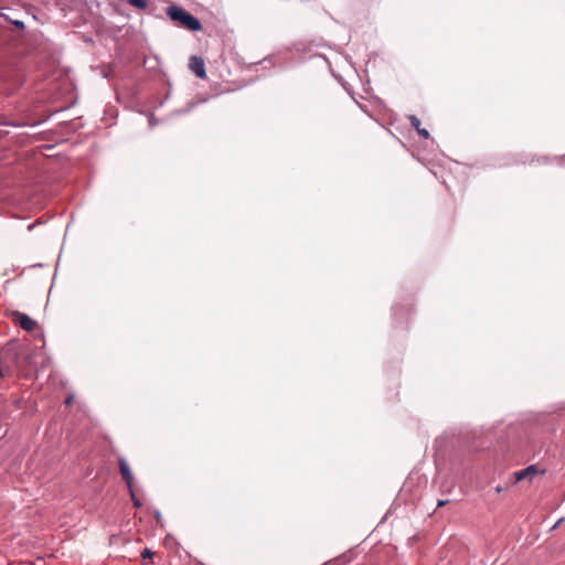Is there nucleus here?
Returning a JSON list of instances; mask_svg holds the SVG:
<instances>
[{
	"instance_id": "nucleus-14",
	"label": "nucleus",
	"mask_w": 565,
	"mask_h": 565,
	"mask_svg": "<svg viewBox=\"0 0 565 565\" xmlns=\"http://www.w3.org/2000/svg\"><path fill=\"white\" fill-rule=\"evenodd\" d=\"M548 160H550V158H548V157H542L541 159H537V161H539V162H541V161H542V162H544V163H546Z\"/></svg>"
},
{
	"instance_id": "nucleus-9",
	"label": "nucleus",
	"mask_w": 565,
	"mask_h": 565,
	"mask_svg": "<svg viewBox=\"0 0 565 565\" xmlns=\"http://www.w3.org/2000/svg\"><path fill=\"white\" fill-rule=\"evenodd\" d=\"M12 24L14 25V28L19 31H23L25 29V24L23 21L21 20H14L12 21Z\"/></svg>"
},
{
	"instance_id": "nucleus-4",
	"label": "nucleus",
	"mask_w": 565,
	"mask_h": 565,
	"mask_svg": "<svg viewBox=\"0 0 565 565\" xmlns=\"http://www.w3.org/2000/svg\"><path fill=\"white\" fill-rule=\"evenodd\" d=\"M189 67L195 74L196 77L202 79L206 77L205 63L202 57L198 55L191 56Z\"/></svg>"
},
{
	"instance_id": "nucleus-1",
	"label": "nucleus",
	"mask_w": 565,
	"mask_h": 565,
	"mask_svg": "<svg viewBox=\"0 0 565 565\" xmlns=\"http://www.w3.org/2000/svg\"><path fill=\"white\" fill-rule=\"evenodd\" d=\"M166 13L177 26L192 32L202 30L201 21L181 6L171 4L167 8Z\"/></svg>"
},
{
	"instance_id": "nucleus-17",
	"label": "nucleus",
	"mask_w": 565,
	"mask_h": 565,
	"mask_svg": "<svg viewBox=\"0 0 565 565\" xmlns=\"http://www.w3.org/2000/svg\"><path fill=\"white\" fill-rule=\"evenodd\" d=\"M34 226H35V224H34V223H32V224H30V225L28 226V230H29V231H32V230L34 228Z\"/></svg>"
},
{
	"instance_id": "nucleus-6",
	"label": "nucleus",
	"mask_w": 565,
	"mask_h": 565,
	"mask_svg": "<svg viewBox=\"0 0 565 565\" xmlns=\"http://www.w3.org/2000/svg\"><path fill=\"white\" fill-rule=\"evenodd\" d=\"M408 119H409L411 126L413 128H415V130L417 131L419 137H422L424 139H428L430 137L429 131L426 128L420 127V120L417 116L411 115V116H408Z\"/></svg>"
},
{
	"instance_id": "nucleus-7",
	"label": "nucleus",
	"mask_w": 565,
	"mask_h": 565,
	"mask_svg": "<svg viewBox=\"0 0 565 565\" xmlns=\"http://www.w3.org/2000/svg\"><path fill=\"white\" fill-rule=\"evenodd\" d=\"M537 473V469L535 466H529L527 468L525 469H522V470H519L516 472H514V477H515V480L516 481H521V480H524V479H532L533 476H535Z\"/></svg>"
},
{
	"instance_id": "nucleus-20",
	"label": "nucleus",
	"mask_w": 565,
	"mask_h": 565,
	"mask_svg": "<svg viewBox=\"0 0 565 565\" xmlns=\"http://www.w3.org/2000/svg\"><path fill=\"white\" fill-rule=\"evenodd\" d=\"M270 62L269 58H264L262 63Z\"/></svg>"
},
{
	"instance_id": "nucleus-13",
	"label": "nucleus",
	"mask_w": 565,
	"mask_h": 565,
	"mask_svg": "<svg viewBox=\"0 0 565 565\" xmlns=\"http://www.w3.org/2000/svg\"><path fill=\"white\" fill-rule=\"evenodd\" d=\"M448 503V500H439L438 503H437V507L440 508V507H444Z\"/></svg>"
},
{
	"instance_id": "nucleus-3",
	"label": "nucleus",
	"mask_w": 565,
	"mask_h": 565,
	"mask_svg": "<svg viewBox=\"0 0 565 565\" xmlns=\"http://www.w3.org/2000/svg\"><path fill=\"white\" fill-rule=\"evenodd\" d=\"M12 316L13 321L25 331H33L38 326V322L24 312L14 311Z\"/></svg>"
},
{
	"instance_id": "nucleus-10",
	"label": "nucleus",
	"mask_w": 565,
	"mask_h": 565,
	"mask_svg": "<svg viewBox=\"0 0 565 565\" xmlns=\"http://www.w3.org/2000/svg\"><path fill=\"white\" fill-rule=\"evenodd\" d=\"M153 556V553L151 552V550L149 548H145L142 552H141V557L143 559L146 558H151Z\"/></svg>"
},
{
	"instance_id": "nucleus-19",
	"label": "nucleus",
	"mask_w": 565,
	"mask_h": 565,
	"mask_svg": "<svg viewBox=\"0 0 565 565\" xmlns=\"http://www.w3.org/2000/svg\"><path fill=\"white\" fill-rule=\"evenodd\" d=\"M556 159H557L558 161H562V160H564V159H565V154H564V156H562V157H559V158H556Z\"/></svg>"
},
{
	"instance_id": "nucleus-8",
	"label": "nucleus",
	"mask_w": 565,
	"mask_h": 565,
	"mask_svg": "<svg viewBox=\"0 0 565 565\" xmlns=\"http://www.w3.org/2000/svg\"><path fill=\"white\" fill-rule=\"evenodd\" d=\"M196 102L194 100H191L186 104V106L184 108H181V109H178L175 111L177 115H184V114H188L190 113L195 106H196Z\"/></svg>"
},
{
	"instance_id": "nucleus-2",
	"label": "nucleus",
	"mask_w": 565,
	"mask_h": 565,
	"mask_svg": "<svg viewBox=\"0 0 565 565\" xmlns=\"http://www.w3.org/2000/svg\"><path fill=\"white\" fill-rule=\"evenodd\" d=\"M412 312L413 308L411 299H407L405 303H394L392 307L394 327L399 329H406L408 327Z\"/></svg>"
},
{
	"instance_id": "nucleus-16",
	"label": "nucleus",
	"mask_w": 565,
	"mask_h": 565,
	"mask_svg": "<svg viewBox=\"0 0 565 565\" xmlns=\"http://www.w3.org/2000/svg\"><path fill=\"white\" fill-rule=\"evenodd\" d=\"M169 96H170V94L168 93V94L166 95L164 99H163V100H161L159 105H160V106H162V105L164 104V100H166V99H168V98H169Z\"/></svg>"
},
{
	"instance_id": "nucleus-5",
	"label": "nucleus",
	"mask_w": 565,
	"mask_h": 565,
	"mask_svg": "<svg viewBox=\"0 0 565 565\" xmlns=\"http://www.w3.org/2000/svg\"><path fill=\"white\" fill-rule=\"evenodd\" d=\"M119 472L124 481L127 483L129 490H131V486L134 483V476L130 470V467L125 458L120 457L118 459Z\"/></svg>"
},
{
	"instance_id": "nucleus-11",
	"label": "nucleus",
	"mask_w": 565,
	"mask_h": 565,
	"mask_svg": "<svg viewBox=\"0 0 565 565\" xmlns=\"http://www.w3.org/2000/svg\"><path fill=\"white\" fill-rule=\"evenodd\" d=\"M129 491H130V494H131V499H132V501H134V505H135V507H140V505H141V503H140V501H139V500H137V499H136V495H135L134 489L131 488V490H129Z\"/></svg>"
},
{
	"instance_id": "nucleus-12",
	"label": "nucleus",
	"mask_w": 565,
	"mask_h": 565,
	"mask_svg": "<svg viewBox=\"0 0 565 565\" xmlns=\"http://www.w3.org/2000/svg\"><path fill=\"white\" fill-rule=\"evenodd\" d=\"M148 124H149L150 128H153L156 126L157 119L154 118L153 114L150 115V117L148 119Z\"/></svg>"
},
{
	"instance_id": "nucleus-15",
	"label": "nucleus",
	"mask_w": 565,
	"mask_h": 565,
	"mask_svg": "<svg viewBox=\"0 0 565 565\" xmlns=\"http://www.w3.org/2000/svg\"><path fill=\"white\" fill-rule=\"evenodd\" d=\"M7 374V371L0 367V377H3Z\"/></svg>"
},
{
	"instance_id": "nucleus-18",
	"label": "nucleus",
	"mask_w": 565,
	"mask_h": 565,
	"mask_svg": "<svg viewBox=\"0 0 565 565\" xmlns=\"http://www.w3.org/2000/svg\"><path fill=\"white\" fill-rule=\"evenodd\" d=\"M65 403H66L67 405H70V404L72 403V397H71V396H70V397H67V398H66V401H65Z\"/></svg>"
}]
</instances>
